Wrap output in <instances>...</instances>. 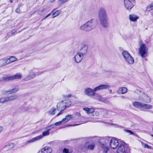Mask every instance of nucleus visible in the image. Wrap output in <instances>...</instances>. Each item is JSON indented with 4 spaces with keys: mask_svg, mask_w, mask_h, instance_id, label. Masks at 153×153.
<instances>
[{
    "mask_svg": "<svg viewBox=\"0 0 153 153\" xmlns=\"http://www.w3.org/2000/svg\"><path fill=\"white\" fill-rule=\"evenodd\" d=\"M110 87L109 85H101L93 89L89 88H87L85 89L84 94L89 97H93L95 94L96 92L100 90L107 89Z\"/></svg>",
    "mask_w": 153,
    "mask_h": 153,
    "instance_id": "1",
    "label": "nucleus"
},
{
    "mask_svg": "<svg viewBox=\"0 0 153 153\" xmlns=\"http://www.w3.org/2000/svg\"><path fill=\"white\" fill-rule=\"evenodd\" d=\"M99 16L101 25L104 27L106 28L108 26V19L105 10L100 8L99 12Z\"/></svg>",
    "mask_w": 153,
    "mask_h": 153,
    "instance_id": "2",
    "label": "nucleus"
},
{
    "mask_svg": "<svg viewBox=\"0 0 153 153\" xmlns=\"http://www.w3.org/2000/svg\"><path fill=\"white\" fill-rule=\"evenodd\" d=\"M93 19L90 20L80 27V29L86 31H89L95 28L94 23L92 22Z\"/></svg>",
    "mask_w": 153,
    "mask_h": 153,
    "instance_id": "3",
    "label": "nucleus"
},
{
    "mask_svg": "<svg viewBox=\"0 0 153 153\" xmlns=\"http://www.w3.org/2000/svg\"><path fill=\"white\" fill-rule=\"evenodd\" d=\"M122 55L125 58V61L128 64H132L134 63V58L130 54L126 51H123Z\"/></svg>",
    "mask_w": 153,
    "mask_h": 153,
    "instance_id": "4",
    "label": "nucleus"
},
{
    "mask_svg": "<svg viewBox=\"0 0 153 153\" xmlns=\"http://www.w3.org/2000/svg\"><path fill=\"white\" fill-rule=\"evenodd\" d=\"M148 52V49L146 48V45L144 44H141L140 46L139 53L142 57H144L145 55Z\"/></svg>",
    "mask_w": 153,
    "mask_h": 153,
    "instance_id": "5",
    "label": "nucleus"
},
{
    "mask_svg": "<svg viewBox=\"0 0 153 153\" xmlns=\"http://www.w3.org/2000/svg\"><path fill=\"white\" fill-rule=\"evenodd\" d=\"M17 98V96L16 95H12L7 97H3L0 99V103H3L7 102L12 101Z\"/></svg>",
    "mask_w": 153,
    "mask_h": 153,
    "instance_id": "6",
    "label": "nucleus"
},
{
    "mask_svg": "<svg viewBox=\"0 0 153 153\" xmlns=\"http://www.w3.org/2000/svg\"><path fill=\"white\" fill-rule=\"evenodd\" d=\"M127 149L126 143L124 142L120 144L117 150V153H126Z\"/></svg>",
    "mask_w": 153,
    "mask_h": 153,
    "instance_id": "7",
    "label": "nucleus"
},
{
    "mask_svg": "<svg viewBox=\"0 0 153 153\" xmlns=\"http://www.w3.org/2000/svg\"><path fill=\"white\" fill-rule=\"evenodd\" d=\"M119 144L118 140L113 138L111 139L110 143V146L111 148L115 149L117 148Z\"/></svg>",
    "mask_w": 153,
    "mask_h": 153,
    "instance_id": "8",
    "label": "nucleus"
},
{
    "mask_svg": "<svg viewBox=\"0 0 153 153\" xmlns=\"http://www.w3.org/2000/svg\"><path fill=\"white\" fill-rule=\"evenodd\" d=\"M88 48V45L84 43L82 44L79 50V53L83 55H85L87 53Z\"/></svg>",
    "mask_w": 153,
    "mask_h": 153,
    "instance_id": "9",
    "label": "nucleus"
},
{
    "mask_svg": "<svg viewBox=\"0 0 153 153\" xmlns=\"http://www.w3.org/2000/svg\"><path fill=\"white\" fill-rule=\"evenodd\" d=\"M124 5L127 10L131 9L134 6V3L129 0H124Z\"/></svg>",
    "mask_w": 153,
    "mask_h": 153,
    "instance_id": "10",
    "label": "nucleus"
},
{
    "mask_svg": "<svg viewBox=\"0 0 153 153\" xmlns=\"http://www.w3.org/2000/svg\"><path fill=\"white\" fill-rule=\"evenodd\" d=\"M57 109L58 111H64L66 108L64 101L62 100L59 102L57 105Z\"/></svg>",
    "mask_w": 153,
    "mask_h": 153,
    "instance_id": "11",
    "label": "nucleus"
},
{
    "mask_svg": "<svg viewBox=\"0 0 153 153\" xmlns=\"http://www.w3.org/2000/svg\"><path fill=\"white\" fill-rule=\"evenodd\" d=\"M84 55L79 53L78 52L77 54L75 55L74 58L76 62L77 63L80 62L82 59Z\"/></svg>",
    "mask_w": 153,
    "mask_h": 153,
    "instance_id": "12",
    "label": "nucleus"
},
{
    "mask_svg": "<svg viewBox=\"0 0 153 153\" xmlns=\"http://www.w3.org/2000/svg\"><path fill=\"white\" fill-rule=\"evenodd\" d=\"M19 90V88L17 87H16L11 90L8 91H5L3 92L4 95L14 93L17 92Z\"/></svg>",
    "mask_w": 153,
    "mask_h": 153,
    "instance_id": "13",
    "label": "nucleus"
},
{
    "mask_svg": "<svg viewBox=\"0 0 153 153\" xmlns=\"http://www.w3.org/2000/svg\"><path fill=\"white\" fill-rule=\"evenodd\" d=\"M42 138V136H39L35 137L32 138V139L27 140L26 142V144H29L30 143H32L35 142L38 140H40Z\"/></svg>",
    "mask_w": 153,
    "mask_h": 153,
    "instance_id": "14",
    "label": "nucleus"
},
{
    "mask_svg": "<svg viewBox=\"0 0 153 153\" xmlns=\"http://www.w3.org/2000/svg\"><path fill=\"white\" fill-rule=\"evenodd\" d=\"M52 152V149L48 146H45L41 150L42 153H51Z\"/></svg>",
    "mask_w": 153,
    "mask_h": 153,
    "instance_id": "15",
    "label": "nucleus"
},
{
    "mask_svg": "<svg viewBox=\"0 0 153 153\" xmlns=\"http://www.w3.org/2000/svg\"><path fill=\"white\" fill-rule=\"evenodd\" d=\"M127 89L126 87H121L117 91V93L119 94H124L127 91Z\"/></svg>",
    "mask_w": 153,
    "mask_h": 153,
    "instance_id": "16",
    "label": "nucleus"
},
{
    "mask_svg": "<svg viewBox=\"0 0 153 153\" xmlns=\"http://www.w3.org/2000/svg\"><path fill=\"white\" fill-rule=\"evenodd\" d=\"M100 143L101 147L103 149V152L104 153H107L109 150L108 147L106 146L105 143H101V142H100Z\"/></svg>",
    "mask_w": 153,
    "mask_h": 153,
    "instance_id": "17",
    "label": "nucleus"
},
{
    "mask_svg": "<svg viewBox=\"0 0 153 153\" xmlns=\"http://www.w3.org/2000/svg\"><path fill=\"white\" fill-rule=\"evenodd\" d=\"M35 76V74L34 72H29V74L25 78L26 80H28L34 78Z\"/></svg>",
    "mask_w": 153,
    "mask_h": 153,
    "instance_id": "18",
    "label": "nucleus"
},
{
    "mask_svg": "<svg viewBox=\"0 0 153 153\" xmlns=\"http://www.w3.org/2000/svg\"><path fill=\"white\" fill-rule=\"evenodd\" d=\"M143 103L139 102H134L133 103V106L136 108H139L140 109H142Z\"/></svg>",
    "mask_w": 153,
    "mask_h": 153,
    "instance_id": "19",
    "label": "nucleus"
},
{
    "mask_svg": "<svg viewBox=\"0 0 153 153\" xmlns=\"http://www.w3.org/2000/svg\"><path fill=\"white\" fill-rule=\"evenodd\" d=\"M7 59H3L0 61V65L1 66L9 63V61Z\"/></svg>",
    "mask_w": 153,
    "mask_h": 153,
    "instance_id": "20",
    "label": "nucleus"
},
{
    "mask_svg": "<svg viewBox=\"0 0 153 153\" xmlns=\"http://www.w3.org/2000/svg\"><path fill=\"white\" fill-rule=\"evenodd\" d=\"M13 78L12 76H9L8 75H6L2 78L3 80L5 81H8L13 80Z\"/></svg>",
    "mask_w": 153,
    "mask_h": 153,
    "instance_id": "21",
    "label": "nucleus"
},
{
    "mask_svg": "<svg viewBox=\"0 0 153 153\" xmlns=\"http://www.w3.org/2000/svg\"><path fill=\"white\" fill-rule=\"evenodd\" d=\"M73 116L71 115H67L65 118H63L62 120V121H63V123L67 122Z\"/></svg>",
    "mask_w": 153,
    "mask_h": 153,
    "instance_id": "22",
    "label": "nucleus"
},
{
    "mask_svg": "<svg viewBox=\"0 0 153 153\" xmlns=\"http://www.w3.org/2000/svg\"><path fill=\"white\" fill-rule=\"evenodd\" d=\"M130 19L132 21H136L138 19V17L134 14L130 15L129 16Z\"/></svg>",
    "mask_w": 153,
    "mask_h": 153,
    "instance_id": "23",
    "label": "nucleus"
},
{
    "mask_svg": "<svg viewBox=\"0 0 153 153\" xmlns=\"http://www.w3.org/2000/svg\"><path fill=\"white\" fill-rule=\"evenodd\" d=\"M152 108V106L145 103H143L142 109H150Z\"/></svg>",
    "mask_w": 153,
    "mask_h": 153,
    "instance_id": "24",
    "label": "nucleus"
},
{
    "mask_svg": "<svg viewBox=\"0 0 153 153\" xmlns=\"http://www.w3.org/2000/svg\"><path fill=\"white\" fill-rule=\"evenodd\" d=\"M63 101L65 104V107H66V108L69 107L71 104V102L69 100H64Z\"/></svg>",
    "mask_w": 153,
    "mask_h": 153,
    "instance_id": "25",
    "label": "nucleus"
},
{
    "mask_svg": "<svg viewBox=\"0 0 153 153\" xmlns=\"http://www.w3.org/2000/svg\"><path fill=\"white\" fill-rule=\"evenodd\" d=\"M13 78V80L15 79H20L22 77V76L20 74L17 73V74L12 76Z\"/></svg>",
    "mask_w": 153,
    "mask_h": 153,
    "instance_id": "26",
    "label": "nucleus"
},
{
    "mask_svg": "<svg viewBox=\"0 0 153 153\" xmlns=\"http://www.w3.org/2000/svg\"><path fill=\"white\" fill-rule=\"evenodd\" d=\"M56 111V109L55 108L53 107L50 110L48 113L49 114L51 115H54L55 114V112Z\"/></svg>",
    "mask_w": 153,
    "mask_h": 153,
    "instance_id": "27",
    "label": "nucleus"
},
{
    "mask_svg": "<svg viewBox=\"0 0 153 153\" xmlns=\"http://www.w3.org/2000/svg\"><path fill=\"white\" fill-rule=\"evenodd\" d=\"M95 147V145L94 143H92L89 144L88 146L87 149L89 150H93Z\"/></svg>",
    "mask_w": 153,
    "mask_h": 153,
    "instance_id": "28",
    "label": "nucleus"
},
{
    "mask_svg": "<svg viewBox=\"0 0 153 153\" xmlns=\"http://www.w3.org/2000/svg\"><path fill=\"white\" fill-rule=\"evenodd\" d=\"M8 61H9V63L15 62L17 60V58H15V57L12 56L10 57L9 58L7 59Z\"/></svg>",
    "mask_w": 153,
    "mask_h": 153,
    "instance_id": "29",
    "label": "nucleus"
},
{
    "mask_svg": "<svg viewBox=\"0 0 153 153\" xmlns=\"http://www.w3.org/2000/svg\"><path fill=\"white\" fill-rule=\"evenodd\" d=\"M94 96L95 97V99L102 101L103 100L102 97L99 94H97L95 93V94Z\"/></svg>",
    "mask_w": 153,
    "mask_h": 153,
    "instance_id": "30",
    "label": "nucleus"
},
{
    "mask_svg": "<svg viewBox=\"0 0 153 153\" xmlns=\"http://www.w3.org/2000/svg\"><path fill=\"white\" fill-rule=\"evenodd\" d=\"M61 13V11L60 10H58L56 11V12H54L52 14V18H54L56 16L58 15L59 14Z\"/></svg>",
    "mask_w": 153,
    "mask_h": 153,
    "instance_id": "31",
    "label": "nucleus"
},
{
    "mask_svg": "<svg viewBox=\"0 0 153 153\" xmlns=\"http://www.w3.org/2000/svg\"><path fill=\"white\" fill-rule=\"evenodd\" d=\"M145 95L146 98L143 101L146 102H150L151 101V98L146 94H145Z\"/></svg>",
    "mask_w": 153,
    "mask_h": 153,
    "instance_id": "32",
    "label": "nucleus"
},
{
    "mask_svg": "<svg viewBox=\"0 0 153 153\" xmlns=\"http://www.w3.org/2000/svg\"><path fill=\"white\" fill-rule=\"evenodd\" d=\"M153 9V2L151 4L147 7L146 8V10L149 11Z\"/></svg>",
    "mask_w": 153,
    "mask_h": 153,
    "instance_id": "33",
    "label": "nucleus"
},
{
    "mask_svg": "<svg viewBox=\"0 0 153 153\" xmlns=\"http://www.w3.org/2000/svg\"><path fill=\"white\" fill-rule=\"evenodd\" d=\"M49 130L48 129L47 131H45L42 133V135H40V136H42V137L43 136H46L48 135L49 134Z\"/></svg>",
    "mask_w": 153,
    "mask_h": 153,
    "instance_id": "34",
    "label": "nucleus"
},
{
    "mask_svg": "<svg viewBox=\"0 0 153 153\" xmlns=\"http://www.w3.org/2000/svg\"><path fill=\"white\" fill-rule=\"evenodd\" d=\"M6 146H9L8 148L10 149H11L15 145L13 143H9L7 145H6Z\"/></svg>",
    "mask_w": 153,
    "mask_h": 153,
    "instance_id": "35",
    "label": "nucleus"
},
{
    "mask_svg": "<svg viewBox=\"0 0 153 153\" xmlns=\"http://www.w3.org/2000/svg\"><path fill=\"white\" fill-rule=\"evenodd\" d=\"M123 131L126 133L129 134H134L132 131L130 130L124 129Z\"/></svg>",
    "mask_w": 153,
    "mask_h": 153,
    "instance_id": "36",
    "label": "nucleus"
},
{
    "mask_svg": "<svg viewBox=\"0 0 153 153\" xmlns=\"http://www.w3.org/2000/svg\"><path fill=\"white\" fill-rule=\"evenodd\" d=\"M72 152L69 151L68 149L65 148L63 150V153H71Z\"/></svg>",
    "mask_w": 153,
    "mask_h": 153,
    "instance_id": "37",
    "label": "nucleus"
},
{
    "mask_svg": "<svg viewBox=\"0 0 153 153\" xmlns=\"http://www.w3.org/2000/svg\"><path fill=\"white\" fill-rule=\"evenodd\" d=\"M143 146L145 148H148V149H152V147L151 146H149L147 144H143Z\"/></svg>",
    "mask_w": 153,
    "mask_h": 153,
    "instance_id": "38",
    "label": "nucleus"
},
{
    "mask_svg": "<svg viewBox=\"0 0 153 153\" xmlns=\"http://www.w3.org/2000/svg\"><path fill=\"white\" fill-rule=\"evenodd\" d=\"M20 113H22L25 111H27V108L22 107H21L20 109Z\"/></svg>",
    "mask_w": 153,
    "mask_h": 153,
    "instance_id": "39",
    "label": "nucleus"
},
{
    "mask_svg": "<svg viewBox=\"0 0 153 153\" xmlns=\"http://www.w3.org/2000/svg\"><path fill=\"white\" fill-rule=\"evenodd\" d=\"M68 0H59V3L60 5L63 4L65 2H67Z\"/></svg>",
    "mask_w": 153,
    "mask_h": 153,
    "instance_id": "40",
    "label": "nucleus"
},
{
    "mask_svg": "<svg viewBox=\"0 0 153 153\" xmlns=\"http://www.w3.org/2000/svg\"><path fill=\"white\" fill-rule=\"evenodd\" d=\"M64 124L63 121H62H62H60L59 122H57L56 123L54 124L55 126H59L61 124Z\"/></svg>",
    "mask_w": 153,
    "mask_h": 153,
    "instance_id": "41",
    "label": "nucleus"
},
{
    "mask_svg": "<svg viewBox=\"0 0 153 153\" xmlns=\"http://www.w3.org/2000/svg\"><path fill=\"white\" fill-rule=\"evenodd\" d=\"M55 127L54 124L51 125L49 126L47 128L50 131L51 129Z\"/></svg>",
    "mask_w": 153,
    "mask_h": 153,
    "instance_id": "42",
    "label": "nucleus"
},
{
    "mask_svg": "<svg viewBox=\"0 0 153 153\" xmlns=\"http://www.w3.org/2000/svg\"><path fill=\"white\" fill-rule=\"evenodd\" d=\"M99 113L97 111H94L93 114V116H98L99 115Z\"/></svg>",
    "mask_w": 153,
    "mask_h": 153,
    "instance_id": "43",
    "label": "nucleus"
},
{
    "mask_svg": "<svg viewBox=\"0 0 153 153\" xmlns=\"http://www.w3.org/2000/svg\"><path fill=\"white\" fill-rule=\"evenodd\" d=\"M94 111V109L93 108H89L88 114L90 113H93V112Z\"/></svg>",
    "mask_w": 153,
    "mask_h": 153,
    "instance_id": "44",
    "label": "nucleus"
},
{
    "mask_svg": "<svg viewBox=\"0 0 153 153\" xmlns=\"http://www.w3.org/2000/svg\"><path fill=\"white\" fill-rule=\"evenodd\" d=\"M83 110L86 111V112L88 114L89 108H83Z\"/></svg>",
    "mask_w": 153,
    "mask_h": 153,
    "instance_id": "45",
    "label": "nucleus"
},
{
    "mask_svg": "<svg viewBox=\"0 0 153 153\" xmlns=\"http://www.w3.org/2000/svg\"><path fill=\"white\" fill-rule=\"evenodd\" d=\"M79 124H74V125H68L65 127H64V128H65V127H69V126H74L76 125H78Z\"/></svg>",
    "mask_w": 153,
    "mask_h": 153,
    "instance_id": "46",
    "label": "nucleus"
},
{
    "mask_svg": "<svg viewBox=\"0 0 153 153\" xmlns=\"http://www.w3.org/2000/svg\"><path fill=\"white\" fill-rule=\"evenodd\" d=\"M60 111V112H59V113H58V114H57L56 116L58 117V116H59V115H60L62 114V111Z\"/></svg>",
    "mask_w": 153,
    "mask_h": 153,
    "instance_id": "47",
    "label": "nucleus"
},
{
    "mask_svg": "<svg viewBox=\"0 0 153 153\" xmlns=\"http://www.w3.org/2000/svg\"><path fill=\"white\" fill-rule=\"evenodd\" d=\"M16 13H19L20 12V10L19 9V8L18 7V8H17L16 10Z\"/></svg>",
    "mask_w": 153,
    "mask_h": 153,
    "instance_id": "48",
    "label": "nucleus"
},
{
    "mask_svg": "<svg viewBox=\"0 0 153 153\" xmlns=\"http://www.w3.org/2000/svg\"><path fill=\"white\" fill-rule=\"evenodd\" d=\"M141 92V91L139 90L138 89H136L134 91V93H138L139 92Z\"/></svg>",
    "mask_w": 153,
    "mask_h": 153,
    "instance_id": "49",
    "label": "nucleus"
},
{
    "mask_svg": "<svg viewBox=\"0 0 153 153\" xmlns=\"http://www.w3.org/2000/svg\"><path fill=\"white\" fill-rule=\"evenodd\" d=\"M16 30H13L11 31V34H14V33H15L16 32Z\"/></svg>",
    "mask_w": 153,
    "mask_h": 153,
    "instance_id": "50",
    "label": "nucleus"
},
{
    "mask_svg": "<svg viewBox=\"0 0 153 153\" xmlns=\"http://www.w3.org/2000/svg\"><path fill=\"white\" fill-rule=\"evenodd\" d=\"M101 141L103 142V141H107V140L105 138H102L101 140Z\"/></svg>",
    "mask_w": 153,
    "mask_h": 153,
    "instance_id": "51",
    "label": "nucleus"
},
{
    "mask_svg": "<svg viewBox=\"0 0 153 153\" xmlns=\"http://www.w3.org/2000/svg\"><path fill=\"white\" fill-rule=\"evenodd\" d=\"M51 15V13H49L46 16H45V17L44 18V19H45L47 18V17H48V16H49L50 15Z\"/></svg>",
    "mask_w": 153,
    "mask_h": 153,
    "instance_id": "52",
    "label": "nucleus"
},
{
    "mask_svg": "<svg viewBox=\"0 0 153 153\" xmlns=\"http://www.w3.org/2000/svg\"><path fill=\"white\" fill-rule=\"evenodd\" d=\"M71 96V94H68L67 95L65 96V97H70Z\"/></svg>",
    "mask_w": 153,
    "mask_h": 153,
    "instance_id": "53",
    "label": "nucleus"
},
{
    "mask_svg": "<svg viewBox=\"0 0 153 153\" xmlns=\"http://www.w3.org/2000/svg\"><path fill=\"white\" fill-rule=\"evenodd\" d=\"M3 131V128L0 126V133Z\"/></svg>",
    "mask_w": 153,
    "mask_h": 153,
    "instance_id": "54",
    "label": "nucleus"
},
{
    "mask_svg": "<svg viewBox=\"0 0 153 153\" xmlns=\"http://www.w3.org/2000/svg\"><path fill=\"white\" fill-rule=\"evenodd\" d=\"M76 114H77V115L78 116H80V114L79 113H77Z\"/></svg>",
    "mask_w": 153,
    "mask_h": 153,
    "instance_id": "55",
    "label": "nucleus"
},
{
    "mask_svg": "<svg viewBox=\"0 0 153 153\" xmlns=\"http://www.w3.org/2000/svg\"><path fill=\"white\" fill-rule=\"evenodd\" d=\"M131 2L134 3H135V0H132Z\"/></svg>",
    "mask_w": 153,
    "mask_h": 153,
    "instance_id": "56",
    "label": "nucleus"
},
{
    "mask_svg": "<svg viewBox=\"0 0 153 153\" xmlns=\"http://www.w3.org/2000/svg\"><path fill=\"white\" fill-rule=\"evenodd\" d=\"M120 97L122 99H124L125 98L124 97L122 96H121Z\"/></svg>",
    "mask_w": 153,
    "mask_h": 153,
    "instance_id": "57",
    "label": "nucleus"
},
{
    "mask_svg": "<svg viewBox=\"0 0 153 153\" xmlns=\"http://www.w3.org/2000/svg\"><path fill=\"white\" fill-rule=\"evenodd\" d=\"M10 2L11 3H13V0H10Z\"/></svg>",
    "mask_w": 153,
    "mask_h": 153,
    "instance_id": "58",
    "label": "nucleus"
},
{
    "mask_svg": "<svg viewBox=\"0 0 153 153\" xmlns=\"http://www.w3.org/2000/svg\"><path fill=\"white\" fill-rule=\"evenodd\" d=\"M112 90H111H111H109V92H110V93H111L112 92Z\"/></svg>",
    "mask_w": 153,
    "mask_h": 153,
    "instance_id": "59",
    "label": "nucleus"
},
{
    "mask_svg": "<svg viewBox=\"0 0 153 153\" xmlns=\"http://www.w3.org/2000/svg\"><path fill=\"white\" fill-rule=\"evenodd\" d=\"M44 10V9H43L42 11V12H43Z\"/></svg>",
    "mask_w": 153,
    "mask_h": 153,
    "instance_id": "60",
    "label": "nucleus"
},
{
    "mask_svg": "<svg viewBox=\"0 0 153 153\" xmlns=\"http://www.w3.org/2000/svg\"><path fill=\"white\" fill-rule=\"evenodd\" d=\"M151 136H152V137H153V134H151Z\"/></svg>",
    "mask_w": 153,
    "mask_h": 153,
    "instance_id": "61",
    "label": "nucleus"
},
{
    "mask_svg": "<svg viewBox=\"0 0 153 153\" xmlns=\"http://www.w3.org/2000/svg\"><path fill=\"white\" fill-rule=\"evenodd\" d=\"M111 125H117L116 124H112Z\"/></svg>",
    "mask_w": 153,
    "mask_h": 153,
    "instance_id": "62",
    "label": "nucleus"
},
{
    "mask_svg": "<svg viewBox=\"0 0 153 153\" xmlns=\"http://www.w3.org/2000/svg\"><path fill=\"white\" fill-rule=\"evenodd\" d=\"M55 9H54L53 10V12L54 11H55Z\"/></svg>",
    "mask_w": 153,
    "mask_h": 153,
    "instance_id": "63",
    "label": "nucleus"
},
{
    "mask_svg": "<svg viewBox=\"0 0 153 153\" xmlns=\"http://www.w3.org/2000/svg\"><path fill=\"white\" fill-rule=\"evenodd\" d=\"M1 81H2L0 79V82Z\"/></svg>",
    "mask_w": 153,
    "mask_h": 153,
    "instance_id": "64",
    "label": "nucleus"
}]
</instances>
